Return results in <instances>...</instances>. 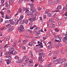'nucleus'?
<instances>
[{
  "instance_id": "26",
  "label": "nucleus",
  "mask_w": 67,
  "mask_h": 67,
  "mask_svg": "<svg viewBox=\"0 0 67 67\" xmlns=\"http://www.w3.org/2000/svg\"><path fill=\"white\" fill-rule=\"evenodd\" d=\"M28 22H29V20H27L26 19L25 20H24V23H26V24H27Z\"/></svg>"
},
{
  "instance_id": "1",
  "label": "nucleus",
  "mask_w": 67,
  "mask_h": 67,
  "mask_svg": "<svg viewBox=\"0 0 67 67\" xmlns=\"http://www.w3.org/2000/svg\"><path fill=\"white\" fill-rule=\"evenodd\" d=\"M9 50L10 51V53L8 52L6 53L7 55H10V54H13V52L15 51V49L14 48L11 47L9 48Z\"/></svg>"
},
{
  "instance_id": "27",
  "label": "nucleus",
  "mask_w": 67,
  "mask_h": 67,
  "mask_svg": "<svg viewBox=\"0 0 67 67\" xmlns=\"http://www.w3.org/2000/svg\"><path fill=\"white\" fill-rule=\"evenodd\" d=\"M49 12V11L48 10V9L46 10L45 12V14H48Z\"/></svg>"
},
{
  "instance_id": "22",
  "label": "nucleus",
  "mask_w": 67,
  "mask_h": 67,
  "mask_svg": "<svg viewBox=\"0 0 67 67\" xmlns=\"http://www.w3.org/2000/svg\"><path fill=\"white\" fill-rule=\"evenodd\" d=\"M20 66H25V63H23L22 64H20Z\"/></svg>"
},
{
  "instance_id": "46",
  "label": "nucleus",
  "mask_w": 67,
  "mask_h": 67,
  "mask_svg": "<svg viewBox=\"0 0 67 67\" xmlns=\"http://www.w3.org/2000/svg\"><path fill=\"white\" fill-rule=\"evenodd\" d=\"M62 61H63V62H65L66 60L65 59H62Z\"/></svg>"
},
{
  "instance_id": "56",
  "label": "nucleus",
  "mask_w": 67,
  "mask_h": 67,
  "mask_svg": "<svg viewBox=\"0 0 67 67\" xmlns=\"http://www.w3.org/2000/svg\"><path fill=\"white\" fill-rule=\"evenodd\" d=\"M7 13L8 14H10V13H11V12H10V11L8 10L7 11Z\"/></svg>"
},
{
  "instance_id": "44",
  "label": "nucleus",
  "mask_w": 67,
  "mask_h": 67,
  "mask_svg": "<svg viewBox=\"0 0 67 67\" xmlns=\"http://www.w3.org/2000/svg\"><path fill=\"white\" fill-rule=\"evenodd\" d=\"M6 26L8 28H9L10 27V25H7Z\"/></svg>"
},
{
  "instance_id": "40",
  "label": "nucleus",
  "mask_w": 67,
  "mask_h": 67,
  "mask_svg": "<svg viewBox=\"0 0 67 67\" xmlns=\"http://www.w3.org/2000/svg\"><path fill=\"white\" fill-rule=\"evenodd\" d=\"M33 61L32 60H30L29 61V62H30V63H33Z\"/></svg>"
},
{
  "instance_id": "13",
  "label": "nucleus",
  "mask_w": 67,
  "mask_h": 67,
  "mask_svg": "<svg viewBox=\"0 0 67 67\" xmlns=\"http://www.w3.org/2000/svg\"><path fill=\"white\" fill-rule=\"evenodd\" d=\"M39 55L40 56V55H42V57H44L45 56V53H43L42 52L41 53H39Z\"/></svg>"
},
{
  "instance_id": "39",
  "label": "nucleus",
  "mask_w": 67,
  "mask_h": 67,
  "mask_svg": "<svg viewBox=\"0 0 67 67\" xmlns=\"http://www.w3.org/2000/svg\"><path fill=\"white\" fill-rule=\"evenodd\" d=\"M16 63H20V60H17L16 61Z\"/></svg>"
},
{
  "instance_id": "28",
  "label": "nucleus",
  "mask_w": 67,
  "mask_h": 67,
  "mask_svg": "<svg viewBox=\"0 0 67 67\" xmlns=\"http://www.w3.org/2000/svg\"><path fill=\"white\" fill-rule=\"evenodd\" d=\"M36 11V10L35 9H32V12H33V13L35 12Z\"/></svg>"
},
{
  "instance_id": "17",
  "label": "nucleus",
  "mask_w": 67,
  "mask_h": 67,
  "mask_svg": "<svg viewBox=\"0 0 67 67\" xmlns=\"http://www.w3.org/2000/svg\"><path fill=\"white\" fill-rule=\"evenodd\" d=\"M29 60V58H26V59L25 61V63H27L28 62Z\"/></svg>"
},
{
  "instance_id": "50",
  "label": "nucleus",
  "mask_w": 67,
  "mask_h": 67,
  "mask_svg": "<svg viewBox=\"0 0 67 67\" xmlns=\"http://www.w3.org/2000/svg\"><path fill=\"white\" fill-rule=\"evenodd\" d=\"M20 63H22L23 62V59H21L20 60Z\"/></svg>"
},
{
  "instance_id": "35",
  "label": "nucleus",
  "mask_w": 67,
  "mask_h": 67,
  "mask_svg": "<svg viewBox=\"0 0 67 67\" xmlns=\"http://www.w3.org/2000/svg\"><path fill=\"white\" fill-rule=\"evenodd\" d=\"M54 36L55 38H57V37L58 38V37H59V35H54Z\"/></svg>"
},
{
  "instance_id": "24",
  "label": "nucleus",
  "mask_w": 67,
  "mask_h": 67,
  "mask_svg": "<svg viewBox=\"0 0 67 67\" xmlns=\"http://www.w3.org/2000/svg\"><path fill=\"white\" fill-rule=\"evenodd\" d=\"M20 24H23V23H24V20H21L20 22Z\"/></svg>"
},
{
  "instance_id": "20",
  "label": "nucleus",
  "mask_w": 67,
  "mask_h": 67,
  "mask_svg": "<svg viewBox=\"0 0 67 67\" xmlns=\"http://www.w3.org/2000/svg\"><path fill=\"white\" fill-rule=\"evenodd\" d=\"M24 18V16H23L21 15L20 16V18H19V20H21L22 19Z\"/></svg>"
},
{
  "instance_id": "51",
  "label": "nucleus",
  "mask_w": 67,
  "mask_h": 67,
  "mask_svg": "<svg viewBox=\"0 0 67 67\" xmlns=\"http://www.w3.org/2000/svg\"><path fill=\"white\" fill-rule=\"evenodd\" d=\"M63 10H64V11H65V10H66V7H64Z\"/></svg>"
},
{
  "instance_id": "37",
  "label": "nucleus",
  "mask_w": 67,
  "mask_h": 67,
  "mask_svg": "<svg viewBox=\"0 0 67 67\" xmlns=\"http://www.w3.org/2000/svg\"><path fill=\"white\" fill-rule=\"evenodd\" d=\"M47 15L48 16H49V17H51V16H52V15L50 13H49Z\"/></svg>"
},
{
  "instance_id": "48",
  "label": "nucleus",
  "mask_w": 67,
  "mask_h": 67,
  "mask_svg": "<svg viewBox=\"0 0 67 67\" xmlns=\"http://www.w3.org/2000/svg\"><path fill=\"white\" fill-rule=\"evenodd\" d=\"M5 1V0H1V2L2 3H4V2Z\"/></svg>"
},
{
  "instance_id": "42",
  "label": "nucleus",
  "mask_w": 67,
  "mask_h": 67,
  "mask_svg": "<svg viewBox=\"0 0 67 67\" xmlns=\"http://www.w3.org/2000/svg\"><path fill=\"white\" fill-rule=\"evenodd\" d=\"M10 62H11V61L10 60H9L7 62V64H9L10 63Z\"/></svg>"
},
{
  "instance_id": "9",
  "label": "nucleus",
  "mask_w": 67,
  "mask_h": 67,
  "mask_svg": "<svg viewBox=\"0 0 67 67\" xmlns=\"http://www.w3.org/2000/svg\"><path fill=\"white\" fill-rule=\"evenodd\" d=\"M10 21V23L12 24V25H13V24H15V22L13 21V20H12L10 19L9 20Z\"/></svg>"
},
{
  "instance_id": "6",
  "label": "nucleus",
  "mask_w": 67,
  "mask_h": 67,
  "mask_svg": "<svg viewBox=\"0 0 67 67\" xmlns=\"http://www.w3.org/2000/svg\"><path fill=\"white\" fill-rule=\"evenodd\" d=\"M62 6L61 5H58L57 8V11L56 12H58L59 10H60L62 9Z\"/></svg>"
},
{
  "instance_id": "43",
  "label": "nucleus",
  "mask_w": 67,
  "mask_h": 67,
  "mask_svg": "<svg viewBox=\"0 0 67 67\" xmlns=\"http://www.w3.org/2000/svg\"><path fill=\"white\" fill-rule=\"evenodd\" d=\"M8 38H4V41H8Z\"/></svg>"
},
{
  "instance_id": "45",
  "label": "nucleus",
  "mask_w": 67,
  "mask_h": 67,
  "mask_svg": "<svg viewBox=\"0 0 67 67\" xmlns=\"http://www.w3.org/2000/svg\"><path fill=\"white\" fill-rule=\"evenodd\" d=\"M60 44H55V47H58L60 45Z\"/></svg>"
},
{
  "instance_id": "3",
  "label": "nucleus",
  "mask_w": 67,
  "mask_h": 67,
  "mask_svg": "<svg viewBox=\"0 0 67 67\" xmlns=\"http://www.w3.org/2000/svg\"><path fill=\"white\" fill-rule=\"evenodd\" d=\"M24 10L26 11L25 12L26 13L27 15H31V12L29 11V10H28V9H24Z\"/></svg>"
},
{
  "instance_id": "25",
  "label": "nucleus",
  "mask_w": 67,
  "mask_h": 67,
  "mask_svg": "<svg viewBox=\"0 0 67 67\" xmlns=\"http://www.w3.org/2000/svg\"><path fill=\"white\" fill-rule=\"evenodd\" d=\"M27 41L28 40L26 39L23 41V44H24L25 42H27Z\"/></svg>"
},
{
  "instance_id": "49",
  "label": "nucleus",
  "mask_w": 67,
  "mask_h": 67,
  "mask_svg": "<svg viewBox=\"0 0 67 67\" xmlns=\"http://www.w3.org/2000/svg\"><path fill=\"white\" fill-rule=\"evenodd\" d=\"M26 65L28 66H30V63H26Z\"/></svg>"
},
{
  "instance_id": "55",
  "label": "nucleus",
  "mask_w": 67,
  "mask_h": 67,
  "mask_svg": "<svg viewBox=\"0 0 67 67\" xmlns=\"http://www.w3.org/2000/svg\"><path fill=\"white\" fill-rule=\"evenodd\" d=\"M54 3V4H57V3H58L57 1H55Z\"/></svg>"
},
{
  "instance_id": "34",
  "label": "nucleus",
  "mask_w": 67,
  "mask_h": 67,
  "mask_svg": "<svg viewBox=\"0 0 67 67\" xmlns=\"http://www.w3.org/2000/svg\"><path fill=\"white\" fill-rule=\"evenodd\" d=\"M13 26H12L11 27H10L9 29H10V31H12V30H13Z\"/></svg>"
},
{
  "instance_id": "19",
  "label": "nucleus",
  "mask_w": 67,
  "mask_h": 67,
  "mask_svg": "<svg viewBox=\"0 0 67 67\" xmlns=\"http://www.w3.org/2000/svg\"><path fill=\"white\" fill-rule=\"evenodd\" d=\"M55 31L56 32H58L59 31V29L58 28H55L54 29Z\"/></svg>"
},
{
  "instance_id": "18",
  "label": "nucleus",
  "mask_w": 67,
  "mask_h": 67,
  "mask_svg": "<svg viewBox=\"0 0 67 67\" xmlns=\"http://www.w3.org/2000/svg\"><path fill=\"white\" fill-rule=\"evenodd\" d=\"M63 61H62V59H61L58 60V64H61V63H63Z\"/></svg>"
},
{
  "instance_id": "64",
  "label": "nucleus",
  "mask_w": 67,
  "mask_h": 67,
  "mask_svg": "<svg viewBox=\"0 0 67 67\" xmlns=\"http://www.w3.org/2000/svg\"><path fill=\"white\" fill-rule=\"evenodd\" d=\"M64 65H65V67H67V63H65Z\"/></svg>"
},
{
  "instance_id": "52",
  "label": "nucleus",
  "mask_w": 67,
  "mask_h": 67,
  "mask_svg": "<svg viewBox=\"0 0 67 67\" xmlns=\"http://www.w3.org/2000/svg\"><path fill=\"white\" fill-rule=\"evenodd\" d=\"M35 17V15H34L32 14L31 15V18H34Z\"/></svg>"
},
{
  "instance_id": "7",
  "label": "nucleus",
  "mask_w": 67,
  "mask_h": 67,
  "mask_svg": "<svg viewBox=\"0 0 67 67\" xmlns=\"http://www.w3.org/2000/svg\"><path fill=\"white\" fill-rule=\"evenodd\" d=\"M51 44V42H48V43H47L46 45V46L47 47H48L49 49H50V48H51V47H52L51 45L50 44Z\"/></svg>"
},
{
  "instance_id": "8",
  "label": "nucleus",
  "mask_w": 67,
  "mask_h": 67,
  "mask_svg": "<svg viewBox=\"0 0 67 67\" xmlns=\"http://www.w3.org/2000/svg\"><path fill=\"white\" fill-rule=\"evenodd\" d=\"M26 32H29V33H31V34L32 35H33L34 33V32H32L31 30L30 29H27L26 30Z\"/></svg>"
},
{
  "instance_id": "2",
  "label": "nucleus",
  "mask_w": 67,
  "mask_h": 67,
  "mask_svg": "<svg viewBox=\"0 0 67 67\" xmlns=\"http://www.w3.org/2000/svg\"><path fill=\"white\" fill-rule=\"evenodd\" d=\"M24 26H23V25H20V27L18 28V30L19 32H22L23 30H24Z\"/></svg>"
},
{
  "instance_id": "33",
  "label": "nucleus",
  "mask_w": 67,
  "mask_h": 67,
  "mask_svg": "<svg viewBox=\"0 0 67 67\" xmlns=\"http://www.w3.org/2000/svg\"><path fill=\"white\" fill-rule=\"evenodd\" d=\"M13 55H15V54H17L18 53V52L17 51H15L14 52H13Z\"/></svg>"
},
{
  "instance_id": "23",
  "label": "nucleus",
  "mask_w": 67,
  "mask_h": 67,
  "mask_svg": "<svg viewBox=\"0 0 67 67\" xmlns=\"http://www.w3.org/2000/svg\"><path fill=\"white\" fill-rule=\"evenodd\" d=\"M18 13H21V12H22V10L21 8H19L18 9Z\"/></svg>"
},
{
  "instance_id": "59",
  "label": "nucleus",
  "mask_w": 67,
  "mask_h": 67,
  "mask_svg": "<svg viewBox=\"0 0 67 67\" xmlns=\"http://www.w3.org/2000/svg\"><path fill=\"white\" fill-rule=\"evenodd\" d=\"M0 13L2 15H3L4 14V13L2 12H1Z\"/></svg>"
},
{
  "instance_id": "38",
  "label": "nucleus",
  "mask_w": 67,
  "mask_h": 67,
  "mask_svg": "<svg viewBox=\"0 0 67 67\" xmlns=\"http://www.w3.org/2000/svg\"><path fill=\"white\" fill-rule=\"evenodd\" d=\"M61 53L62 54H64V53H65V51H63V50H61Z\"/></svg>"
},
{
  "instance_id": "32",
  "label": "nucleus",
  "mask_w": 67,
  "mask_h": 67,
  "mask_svg": "<svg viewBox=\"0 0 67 67\" xmlns=\"http://www.w3.org/2000/svg\"><path fill=\"white\" fill-rule=\"evenodd\" d=\"M19 47H22L23 46V45H22V43H20L19 44Z\"/></svg>"
},
{
  "instance_id": "10",
  "label": "nucleus",
  "mask_w": 67,
  "mask_h": 67,
  "mask_svg": "<svg viewBox=\"0 0 67 67\" xmlns=\"http://www.w3.org/2000/svg\"><path fill=\"white\" fill-rule=\"evenodd\" d=\"M43 59V58L41 56H40L38 58V62H41L42 61V60Z\"/></svg>"
},
{
  "instance_id": "21",
  "label": "nucleus",
  "mask_w": 67,
  "mask_h": 67,
  "mask_svg": "<svg viewBox=\"0 0 67 67\" xmlns=\"http://www.w3.org/2000/svg\"><path fill=\"white\" fill-rule=\"evenodd\" d=\"M8 47H9L8 44H7L5 45V46H4V48H8Z\"/></svg>"
},
{
  "instance_id": "14",
  "label": "nucleus",
  "mask_w": 67,
  "mask_h": 67,
  "mask_svg": "<svg viewBox=\"0 0 67 67\" xmlns=\"http://www.w3.org/2000/svg\"><path fill=\"white\" fill-rule=\"evenodd\" d=\"M59 52L58 51H54V56H57V54H58Z\"/></svg>"
},
{
  "instance_id": "58",
  "label": "nucleus",
  "mask_w": 67,
  "mask_h": 67,
  "mask_svg": "<svg viewBox=\"0 0 67 67\" xmlns=\"http://www.w3.org/2000/svg\"><path fill=\"white\" fill-rule=\"evenodd\" d=\"M59 40H57L56 39H55V42H59Z\"/></svg>"
},
{
  "instance_id": "30",
  "label": "nucleus",
  "mask_w": 67,
  "mask_h": 67,
  "mask_svg": "<svg viewBox=\"0 0 67 67\" xmlns=\"http://www.w3.org/2000/svg\"><path fill=\"white\" fill-rule=\"evenodd\" d=\"M30 54H31V58H32L33 57V53H32V52H30Z\"/></svg>"
},
{
  "instance_id": "60",
  "label": "nucleus",
  "mask_w": 67,
  "mask_h": 67,
  "mask_svg": "<svg viewBox=\"0 0 67 67\" xmlns=\"http://www.w3.org/2000/svg\"><path fill=\"white\" fill-rule=\"evenodd\" d=\"M33 28H34V27L32 26H31L30 27V29H31V30H33Z\"/></svg>"
},
{
  "instance_id": "29",
  "label": "nucleus",
  "mask_w": 67,
  "mask_h": 67,
  "mask_svg": "<svg viewBox=\"0 0 67 67\" xmlns=\"http://www.w3.org/2000/svg\"><path fill=\"white\" fill-rule=\"evenodd\" d=\"M8 58L9 59V60H12L11 59L12 58L10 56V55H9L8 57Z\"/></svg>"
},
{
  "instance_id": "12",
  "label": "nucleus",
  "mask_w": 67,
  "mask_h": 67,
  "mask_svg": "<svg viewBox=\"0 0 67 67\" xmlns=\"http://www.w3.org/2000/svg\"><path fill=\"white\" fill-rule=\"evenodd\" d=\"M26 45L28 46H32L33 45V44L32 43L29 42V43L27 44Z\"/></svg>"
},
{
  "instance_id": "47",
  "label": "nucleus",
  "mask_w": 67,
  "mask_h": 67,
  "mask_svg": "<svg viewBox=\"0 0 67 67\" xmlns=\"http://www.w3.org/2000/svg\"><path fill=\"white\" fill-rule=\"evenodd\" d=\"M58 38L59 40H62V37H60L59 36V37Z\"/></svg>"
},
{
  "instance_id": "5",
  "label": "nucleus",
  "mask_w": 67,
  "mask_h": 67,
  "mask_svg": "<svg viewBox=\"0 0 67 67\" xmlns=\"http://www.w3.org/2000/svg\"><path fill=\"white\" fill-rule=\"evenodd\" d=\"M39 29H39V27H37L34 29V32H36V33H37L40 32V30H39Z\"/></svg>"
},
{
  "instance_id": "36",
  "label": "nucleus",
  "mask_w": 67,
  "mask_h": 67,
  "mask_svg": "<svg viewBox=\"0 0 67 67\" xmlns=\"http://www.w3.org/2000/svg\"><path fill=\"white\" fill-rule=\"evenodd\" d=\"M14 58L15 59H18V60L19 59V57L17 56H15L14 57Z\"/></svg>"
},
{
  "instance_id": "57",
  "label": "nucleus",
  "mask_w": 67,
  "mask_h": 67,
  "mask_svg": "<svg viewBox=\"0 0 67 67\" xmlns=\"http://www.w3.org/2000/svg\"><path fill=\"white\" fill-rule=\"evenodd\" d=\"M52 57L53 58V59H56V57H54V56H52Z\"/></svg>"
},
{
  "instance_id": "63",
  "label": "nucleus",
  "mask_w": 67,
  "mask_h": 67,
  "mask_svg": "<svg viewBox=\"0 0 67 67\" xmlns=\"http://www.w3.org/2000/svg\"><path fill=\"white\" fill-rule=\"evenodd\" d=\"M39 67H43V65H39L38 66Z\"/></svg>"
},
{
  "instance_id": "15",
  "label": "nucleus",
  "mask_w": 67,
  "mask_h": 67,
  "mask_svg": "<svg viewBox=\"0 0 67 67\" xmlns=\"http://www.w3.org/2000/svg\"><path fill=\"white\" fill-rule=\"evenodd\" d=\"M54 63L55 64H57V63H58V59H57L55 60L54 61Z\"/></svg>"
},
{
  "instance_id": "53",
  "label": "nucleus",
  "mask_w": 67,
  "mask_h": 67,
  "mask_svg": "<svg viewBox=\"0 0 67 67\" xmlns=\"http://www.w3.org/2000/svg\"><path fill=\"white\" fill-rule=\"evenodd\" d=\"M4 28H5V27H2L1 29V31H2V30H4Z\"/></svg>"
},
{
  "instance_id": "41",
  "label": "nucleus",
  "mask_w": 67,
  "mask_h": 67,
  "mask_svg": "<svg viewBox=\"0 0 67 67\" xmlns=\"http://www.w3.org/2000/svg\"><path fill=\"white\" fill-rule=\"evenodd\" d=\"M4 22L5 23H9V21H8L7 20H5Z\"/></svg>"
},
{
  "instance_id": "62",
  "label": "nucleus",
  "mask_w": 67,
  "mask_h": 67,
  "mask_svg": "<svg viewBox=\"0 0 67 67\" xmlns=\"http://www.w3.org/2000/svg\"><path fill=\"white\" fill-rule=\"evenodd\" d=\"M38 11H40V10H41V8L40 7H39L38 9Z\"/></svg>"
},
{
  "instance_id": "16",
  "label": "nucleus",
  "mask_w": 67,
  "mask_h": 67,
  "mask_svg": "<svg viewBox=\"0 0 67 67\" xmlns=\"http://www.w3.org/2000/svg\"><path fill=\"white\" fill-rule=\"evenodd\" d=\"M17 41L16 40H15L14 41V43L13 44V46H16V43Z\"/></svg>"
},
{
  "instance_id": "54",
  "label": "nucleus",
  "mask_w": 67,
  "mask_h": 67,
  "mask_svg": "<svg viewBox=\"0 0 67 67\" xmlns=\"http://www.w3.org/2000/svg\"><path fill=\"white\" fill-rule=\"evenodd\" d=\"M67 35V34H64V32H63V33H62V35H63V36H65V35Z\"/></svg>"
},
{
  "instance_id": "11",
  "label": "nucleus",
  "mask_w": 67,
  "mask_h": 67,
  "mask_svg": "<svg viewBox=\"0 0 67 67\" xmlns=\"http://www.w3.org/2000/svg\"><path fill=\"white\" fill-rule=\"evenodd\" d=\"M67 40V35H65V37L64 38H63L62 39V40L63 42L66 41Z\"/></svg>"
},
{
  "instance_id": "4",
  "label": "nucleus",
  "mask_w": 67,
  "mask_h": 67,
  "mask_svg": "<svg viewBox=\"0 0 67 67\" xmlns=\"http://www.w3.org/2000/svg\"><path fill=\"white\" fill-rule=\"evenodd\" d=\"M28 20L29 21H34L35 20H36V17L31 18L30 17L29 18Z\"/></svg>"
},
{
  "instance_id": "61",
  "label": "nucleus",
  "mask_w": 67,
  "mask_h": 67,
  "mask_svg": "<svg viewBox=\"0 0 67 67\" xmlns=\"http://www.w3.org/2000/svg\"><path fill=\"white\" fill-rule=\"evenodd\" d=\"M9 3H12V1L11 0L10 1H9Z\"/></svg>"
},
{
  "instance_id": "31",
  "label": "nucleus",
  "mask_w": 67,
  "mask_h": 67,
  "mask_svg": "<svg viewBox=\"0 0 67 67\" xmlns=\"http://www.w3.org/2000/svg\"><path fill=\"white\" fill-rule=\"evenodd\" d=\"M49 3L50 5L52 4H53V2H52V1H49Z\"/></svg>"
}]
</instances>
